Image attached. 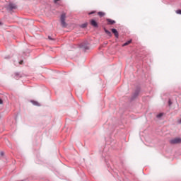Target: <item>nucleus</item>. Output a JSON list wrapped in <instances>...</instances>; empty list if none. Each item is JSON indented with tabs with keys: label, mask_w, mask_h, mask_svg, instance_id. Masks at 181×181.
Here are the masks:
<instances>
[{
	"label": "nucleus",
	"mask_w": 181,
	"mask_h": 181,
	"mask_svg": "<svg viewBox=\"0 0 181 181\" xmlns=\"http://www.w3.org/2000/svg\"><path fill=\"white\" fill-rule=\"evenodd\" d=\"M90 25L91 26H93V28H98V23H96L95 20H91Z\"/></svg>",
	"instance_id": "nucleus-3"
},
{
	"label": "nucleus",
	"mask_w": 181,
	"mask_h": 181,
	"mask_svg": "<svg viewBox=\"0 0 181 181\" xmlns=\"http://www.w3.org/2000/svg\"><path fill=\"white\" fill-rule=\"evenodd\" d=\"M107 25H114V23H115V21L111 20L110 18H107Z\"/></svg>",
	"instance_id": "nucleus-6"
},
{
	"label": "nucleus",
	"mask_w": 181,
	"mask_h": 181,
	"mask_svg": "<svg viewBox=\"0 0 181 181\" xmlns=\"http://www.w3.org/2000/svg\"><path fill=\"white\" fill-rule=\"evenodd\" d=\"M98 15H99L100 16V18H103V16H105V13L100 11L98 13Z\"/></svg>",
	"instance_id": "nucleus-8"
},
{
	"label": "nucleus",
	"mask_w": 181,
	"mask_h": 181,
	"mask_svg": "<svg viewBox=\"0 0 181 181\" xmlns=\"http://www.w3.org/2000/svg\"><path fill=\"white\" fill-rule=\"evenodd\" d=\"M169 105H172V102H170V100H169Z\"/></svg>",
	"instance_id": "nucleus-16"
},
{
	"label": "nucleus",
	"mask_w": 181,
	"mask_h": 181,
	"mask_svg": "<svg viewBox=\"0 0 181 181\" xmlns=\"http://www.w3.org/2000/svg\"><path fill=\"white\" fill-rule=\"evenodd\" d=\"M60 0H54V4H57Z\"/></svg>",
	"instance_id": "nucleus-13"
},
{
	"label": "nucleus",
	"mask_w": 181,
	"mask_h": 181,
	"mask_svg": "<svg viewBox=\"0 0 181 181\" xmlns=\"http://www.w3.org/2000/svg\"><path fill=\"white\" fill-rule=\"evenodd\" d=\"M61 25L63 28L67 26V23H66V13H62L61 15Z\"/></svg>",
	"instance_id": "nucleus-1"
},
{
	"label": "nucleus",
	"mask_w": 181,
	"mask_h": 181,
	"mask_svg": "<svg viewBox=\"0 0 181 181\" xmlns=\"http://www.w3.org/2000/svg\"><path fill=\"white\" fill-rule=\"evenodd\" d=\"M0 25H2V23H0Z\"/></svg>",
	"instance_id": "nucleus-21"
},
{
	"label": "nucleus",
	"mask_w": 181,
	"mask_h": 181,
	"mask_svg": "<svg viewBox=\"0 0 181 181\" xmlns=\"http://www.w3.org/2000/svg\"><path fill=\"white\" fill-rule=\"evenodd\" d=\"M22 63H23V61H21V62H19L20 64H22Z\"/></svg>",
	"instance_id": "nucleus-18"
},
{
	"label": "nucleus",
	"mask_w": 181,
	"mask_h": 181,
	"mask_svg": "<svg viewBox=\"0 0 181 181\" xmlns=\"http://www.w3.org/2000/svg\"><path fill=\"white\" fill-rule=\"evenodd\" d=\"M93 13H94V12H90L89 13V15H93Z\"/></svg>",
	"instance_id": "nucleus-17"
},
{
	"label": "nucleus",
	"mask_w": 181,
	"mask_h": 181,
	"mask_svg": "<svg viewBox=\"0 0 181 181\" xmlns=\"http://www.w3.org/2000/svg\"><path fill=\"white\" fill-rule=\"evenodd\" d=\"M81 28H87V23H84L81 25Z\"/></svg>",
	"instance_id": "nucleus-12"
},
{
	"label": "nucleus",
	"mask_w": 181,
	"mask_h": 181,
	"mask_svg": "<svg viewBox=\"0 0 181 181\" xmlns=\"http://www.w3.org/2000/svg\"><path fill=\"white\" fill-rule=\"evenodd\" d=\"M48 39H49V40H52V37H48Z\"/></svg>",
	"instance_id": "nucleus-19"
},
{
	"label": "nucleus",
	"mask_w": 181,
	"mask_h": 181,
	"mask_svg": "<svg viewBox=\"0 0 181 181\" xmlns=\"http://www.w3.org/2000/svg\"><path fill=\"white\" fill-rule=\"evenodd\" d=\"M158 118H161V117H163V113H160L158 115H157L156 116Z\"/></svg>",
	"instance_id": "nucleus-10"
},
{
	"label": "nucleus",
	"mask_w": 181,
	"mask_h": 181,
	"mask_svg": "<svg viewBox=\"0 0 181 181\" xmlns=\"http://www.w3.org/2000/svg\"><path fill=\"white\" fill-rule=\"evenodd\" d=\"M130 43H132V40H130L126 42L124 44H123L122 47H124L125 46H128V45H130Z\"/></svg>",
	"instance_id": "nucleus-7"
},
{
	"label": "nucleus",
	"mask_w": 181,
	"mask_h": 181,
	"mask_svg": "<svg viewBox=\"0 0 181 181\" xmlns=\"http://www.w3.org/2000/svg\"><path fill=\"white\" fill-rule=\"evenodd\" d=\"M176 13H177L178 15H181V10H177Z\"/></svg>",
	"instance_id": "nucleus-11"
},
{
	"label": "nucleus",
	"mask_w": 181,
	"mask_h": 181,
	"mask_svg": "<svg viewBox=\"0 0 181 181\" xmlns=\"http://www.w3.org/2000/svg\"><path fill=\"white\" fill-rule=\"evenodd\" d=\"M8 9H10V11H12L13 9H16V5H15L13 4H8Z\"/></svg>",
	"instance_id": "nucleus-4"
},
{
	"label": "nucleus",
	"mask_w": 181,
	"mask_h": 181,
	"mask_svg": "<svg viewBox=\"0 0 181 181\" xmlns=\"http://www.w3.org/2000/svg\"><path fill=\"white\" fill-rule=\"evenodd\" d=\"M104 30L105 32V33H107V35H108V36H111V32L108 31V30L104 28Z\"/></svg>",
	"instance_id": "nucleus-9"
},
{
	"label": "nucleus",
	"mask_w": 181,
	"mask_h": 181,
	"mask_svg": "<svg viewBox=\"0 0 181 181\" xmlns=\"http://www.w3.org/2000/svg\"><path fill=\"white\" fill-rule=\"evenodd\" d=\"M33 103L34 105H37V103H36V102H33Z\"/></svg>",
	"instance_id": "nucleus-15"
},
{
	"label": "nucleus",
	"mask_w": 181,
	"mask_h": 181,
	"mask_svg": "<svg viewBox=\"0 0 181 181\" xmlns=\"http://www.w3.org/2000/svg\"><path fill=\"white\" fill-rule=\"evenodd\" d=\"M112 33H114L115 37H117V38L119 37V34H118V31L117 30V29H115V28L112 29Z\"/></svg>",
	"instance_id": "nucleus-5"
},
{
	"label": "nucleus",
	"mask_w": 181,
	"mask_h": 181,
	"mask_svg": "<svg viewBox=\"0 0 181 181\" xmlns=\"http://www.w3.org/2000/svg\"><path fill=\"white\" fill-rule=\"evenodd\" d=\"M0 104H4V101L2 100V99H0Z\"/></svg>",
	"instance_id": "nucleus-14"
},
{
	"label": "nucleus",
	"mask_w": 181,
	"mask_h": 181,
	"mask_svg": "<svg viewBox=\"0 0 181 181\" xmlns=\"http://www.w3.org/2000/svg\"><path fill=\"white\" fill-rule=\"evenodd\" d=\"M170 144H171V145H176L177 144H181V138L180 137L174 138L170 140Z\"/></svg>",
	"instance_id": "nucleus-2"
},
{
	"label": "nucleus",
	"mask_w": 181,
	"mask_h": 181,
	"mask_svg": "<svg viewBox=\"0 0 181 181\" xmlns=\"http://www.w3.org/2000/svg\"><path fill=\"white\" fill-rule=\"evenodd\" d=\"M85 49H88V47H86Z\"/></svg>",
	"instance_id": "nucleus-20"
}]
</instances>
